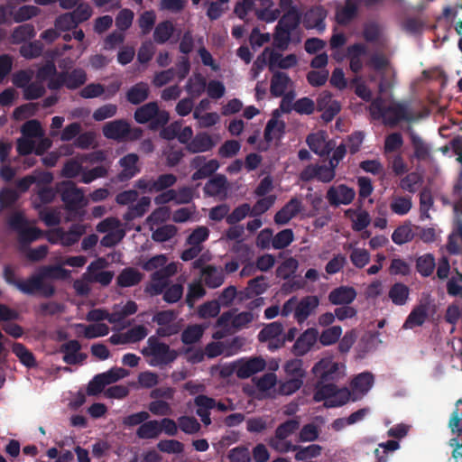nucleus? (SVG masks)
I'll use <instances>...</instances> for the list:
<instances>
[{
  "instance_id": "c9c22d12",
  "label": "nucleus",
  "mask_w": 462,
  "mask_h": 462,
  "mask_svg": "<svg viewBox=\"0 0 462 462\" xmlns=\"http://www.w3.org/2000/svg\"><path fill=\"white\" fill-rule=\"evenodd\" d=\"M300 13L297 7H291L279 20L277 25L291 32L295 30L300 23Z\"/></svg>"
},
{
  "instance_id": "c85d7f7f",
  "label": "nucleus",
  "mask_w": 462,
  "mask_h": 462,
  "mask_svg": "<svg viewBox=\"0 0 462 462\" xmlns=\"http://www.w3.org/2000/svg\"><path fill=\"white\" fill-rule=\"evenodd\" d=\"M143 274L133 267L125 268L116 277V284L126 288L137 285L143 280Z\"/></svg>"
},
{
  "instance_id": "20e7f679",
  "label": "nucleus",
  "mask_w": 462,
  "mask_h": 462,
  "mask_svg": "<svg viewBox=\"0 0 462 462\" xmlns=\"http://www.w3.org/2000/svg\"><path fill=\"white\" fill-rule=\"evenodd\" d=\"M134 118L138 124L149 123L151 130H158L168 124L170 115L166 110H160L157 102L152 101L139 106Z\"/></svg>"
},
{
  "instance_id": "f704fd0d",
  "label": "nucleus",
  "mask_w": 462,
  "mask_h": 462,
  "mask_svg": "<svg viewBox=\"0 0 462 462\" xmlns=\"http://www.w3.org/2000/svg\"><path fill=\"white\" fill-rule=\"evenodd\" d=\"M290 81L291 79L286 73L281 71L275 72L271 79V94L277 97L283 96Z\"/></svg>"
},
{
  "instance_id": "4468645a",
  "label": "nucleus",
  "mask_w": 462,
  "mask_h": 462,
  "mask_svg": "<svg viewBox=\"0 0 462 462\" xmlns=\"http://www.w3.org/2000/svg\"><path fill=\"white\" fill-rule=\"evenodd\" d=\"M265 360L261 356H254L249 359H241L237 362L236 374L238 378L246 379L254 374L264 370Z\"/></svg>"
},
{
  "instance_id": "423d86ee",
  "label": "nucleus",
  "mask_w": 462,
  "mask_h": 462,
  "mask_svg": "<svg viewBox=\"0 0 462 462\" xmlns=\"http://www.w3.org/2000/svg\"><path fill=\"white\" fill-rule=\"evenodd\" d=\"M177 181V177L172 173L160 175L156 180L143 177L135 181L134 187L143 192H160L169 189Z\"/></svg>"
},
{
  "instance_id": "37998d69",
  "label": "nucleus",
  "mask_w": 462,
  "mask_h": 462,
  "mask_svg": "<svg viewBox=\"0 0 462 462\" xmlns=\"http://www.w3.org/2000/svg\"><path fill=\"white\" fill-rule=\"evenodd\" d=\"M436 263L433 254H425L416 260V270L423 277H429L433 273Z\"/></svg>"
},
{
  "instance_id": "f8f14e48",
  "label": "nucleus",
  "mask_w": 462,
  "mask_h": 462,
  "mask_svg": "<svg viewBox=\"0 0 462 462\" xmlns=\"http://www.w3.org/2000/svg\"><path fill=\"white\" fill-rule=\"evenodd\" d=\"M356 196L354 189L347 187L345 184H340L337 187H330L328 191L326 198L332 207H338L339 205L350 204Z\"/></svg>"
},
{
  "instance_id": "ea45409f",
  "label": "nucleus",
  "mask_w": 462,
  "mask_h": 462,
  "mask_svg": "<svg viewBox=\"0 0 462 462\" xmlns=\"http://www.w3.org/2000/svg\"><path fill=\"white\" fill-rule=\"evenodd\" d=\"M38 273L42 280H65L69 276V271L60 265H46L39 269Z\"/></svg>"
},
{
  "instance_id": "e2e57ef3",
  "label": "nucleus",
  "mask_w": 462,
  "mask_h": 462,
  "mask_svg": "<svg viewBox=\"0 0 462 462\" xmlns=\"http://www.w3.org/2000/svg\"><path fill=\"white\" fill-rule=\"evenodd\" d=\"M342 335L340 326H332L323 330L319 336V342L322 346H331L337 342Z\"/></svg>"
},
{
  "instance_id": "4d7b16f0",
  "label": "nucleus",
  "mask_w": 462,
  "mask_h": 462,
  "mask_svg": "<svg viewBox=\"0 0 462 462\" xmlns=\"http://www.w3.org/2000/svg\"><path fill=\"white\" fill-rule=\"evenodd\" d=\"M177 232L178 228L174 225H164L152 232V239L158 243L167 242L174 237Z\"/></svg>"
},
{
  "instance_id": "a18cd8bd",
  "label": "nucleus",
  "mask_w": 462,
  "mask_h": 462,
  "mask_svg": "<svg viewBox=\"0 0 462 462\" xmlns=\"http://www.w3.org/2000/svg\"><path fill=\"white\" fill-rule=\"evenodd\" d=\"M65 86L69 89H77L87 81V74L82 69H74L71 72H65Z\"/></svg>"
},
{
  "instance_id": "cd10ccee",
  "label": "nucleus",
  "mask_w": 462,
  "mask_h": 462,
  "mask_svg": "<svg viewBox=\"0 0 462 462\" xmlns=\"http://www.w3.org/2000/svg\"><path fill=\"white\" fill-rule=\"evenodd\" d=\"M58 234L63 245L71 246L79 242L80 237L85 234L86 228L81 224H73L68 231L58 229Z\"/></svg>"
},
{
  "instance_id": "338daca9",
  "label": "nucleus",
  "mask_w": 462,
  "mask_h": 462,
  "mask_svg": "<svg viewBox=\"0 0 462 462\" xmlns=\"http://www.w3.org/2000/svg\"><path fill=\"white\" fill-rule=\"evenodd\" d=\"M251 206L248 203H243L228 214L226 223L231 226L236 225L247 216H251Z\"/></svg>"
},
{
  "instance_id": "a19ab883",
  "label": "nucleus",
  "mask_w": 462,
  "mask_h": 462,
  "mask_svg": "<svg viewBox=\"0 0 462 462\" xmlns=\"http://www.w3.org/2000/svg\"><path fill=\"white\" fill-rule=\"evenodd\" d=\"M294 451H296L294 457L297 461L308 462V459L320 456L322 447L318 444H311L307 447L295 445Z\"/></svg>"
},
{
  "instance_id": "e433bc0d",
  "label": "nucleus",
  "mask_w": 462,
  "mask_h": 462,
  "mask_svg": "<svg viewBox=\"0 0 462 462\" xmlns=\"http://www.w3.org/2000/svg\"><path fill=\"white\" fill-rule=\"evenodd\" d=\"M415 234L410 222L399 226L392 234V240L394 244L402 245L413 240Z\"/></svg>"
},
{
  "instance_id": "72a5a7b5",
  "label": "nucleus",
  "mask_w": 462,
  "mask_h": 462,
  "mask_svg": "<svg viewBox=\"0 0 462 462\" xmlns=\"http://www.w3.org/2000/svg\"><path fill=\"white\" fill-rule=\"evenodd\" d=\"M409 287L402 282H395L388 292L389 299L397 306L404 305L409 299Z\"/></svg>"
},
{
  "instance_id": "aec40b11",
  "label": "nucleus",
  "mask_w": 462,
  "mask_h": 462,
  "mask_svg": "<svg viewBox=\"0 0 462 462\" xmlns=\"http://www.w3.org/2000/svg\"><path fill=\"white\" fill-rule=\"evenodd\" d=\"M318 338V331L315 328L306 329L295 341L292 353L296 356L307 354L314 346Z\"/></svg>"
},
{
  "instance_id": "58836bf2",
  "label": "nucleus",
  "mask_w": 462,
  "mask_h": 462,
  "mask_svg": "<svg viewBox=\"0 0 462 462\" xmlns=\"http://www.w3.org/2000/svg\"><path fill=\"white\" fill-rule=\"evenodd\" d=\"M412 201L410 196L393 195L390 208L392 212L399 216H404L411 209Z\"/></svg>"
},
{
  "instance_id": "412c9836",
  "label": "nucleus",
  "mask_w": 462,
  "mask_h": 462,
  "mask_svg": "<svg viewBox=\"0 0 462 462\" xmlns=\"http://www.w3.org/2000/svg\"><path fill=\"white\" fill-rule=\"evenodd\" d=\"M217 144L212 136L208 133H198L190 142L186 145V149L190 153H199L211 151Z\"/></svg>"
},
{
  "instance_id": "603ef678",
  "label": "nucleus",
  "mask_w": 462,
  "mask_h": 462,
  "mask_svg": "<svg viewBox=\"0 0 462 462\" xmlns=\"http://www.w3.org/2000/svg\"><path fill=\"white\" fill-rule=\"evenodd\" d=\"M41 280L42 279L40 276V273H37L30 276L25 281H20V282L17 283V289L24 294L33 295L36 291H38V289L41 285Z\"/></svg>"
},
{
  "instance_id": "393cba45",
  "label": "nucleus",
  "mask_w": 462,
  "mask_h": 462,
  "mask_svg": "<svg viewBox=\"0 0 462 462\" xmlns=\"http://www.w3.org/2000/svg\"><path fill=\"white\" fill-rule=\"evenodd\" d=\"M103 263L104 260L102 259L91 263L88 267V276L87 279L91 282H98L102 286H107L113 280L114 273L112 271L96 272L103 267Z\"/></svg>"
},
{
  "instance_id": "5fc2aeb1",
  "label": "nucleus",
  "mask_w": 462,
  "mask_h": 462,
  "mask_svg": "<svg viewBox=\"0 0 462 462\" xmlns=\"http://www.w3.org/2000/svg\"><path fill=\"white\" fill-rule=\"evenodd\" d=\"M284 371L288 377L300 378L304 380L306 372L303 368V361L301 359H291L285 363Z\"/></svg>"
},
{
  "instance_id": "8fccbe9b",
  "label": "nucleus",
  "mask_w": 462,
  "mask_h": 462,
  "mask_svg": "<svg viewBox=\"0 0 462 462\" xmlns=\"http://www.w3.org/2000/svg\"><path fill=\"white\" fill-rule=\"evenodd\" d=\"M266 277L263 275L251 279L246 287L248 296H259L264 293L269 288V284L266 282Z\"/></svg>"
},
{
  "instance_id": "13d9d810",
  "label": "nucleus",
  "mask_w": 462,
  "mask_h": 462,
  "mask_svg": "<svg viewBox=\"0 0 462 462\" xmlns=\"http://www.w3.org/2000/svg\"><path fill=\"white\" fill-rule=\"evenodd\" d=\"M277 60H279L277 63L278 67L282 69H291L296 66L298 63V59L295 54L291 53L288 54L285 57H282V55L272 51L269 57L270 67L276 63Z\"/></svg>"
},
{
  "instance_id": "a878e982",
  "label": "nucleus",
  "mask_w": 462,
  "mask_h": 462,
  "mask_svg": "<svg viewBox=\"0 0 462 462\" xmlns=\"http://www.w3.org/2000/svg\"><path fill=\"white\" fill-rule=\"evenodd\" d=\"M150 95V88L146 82L141 81L132 86L126 92V100L132 105H140Z\"/></svg>"
},
{
  "instance_id": "2f4dec72",
  "label": "nucleus",
  "mask_w": 462,
  "mask_h": 462,
  "mask_svg": "<svg viewBox=\"0 0 462 462\" xmlns=\"http://www.w3.org/2000/svg\"><path fill=\"white\" fill-rule=\"evenodd\" d=\"M12 352L24 366L32 368L37 365L34 355L23 344L18 342L14 343Z\"/></svg>"
},
{
  "instance_id": "3c124183",
  "label": "nucleus",
  "mask_w": 462,
  "mask_h": 462,
  "mask_svg": "<svg viewBox=\"0 0 462 462\" xmlns=\"http://www.w3.org/2000/svg\"><path fill=\"white\" fill-rule=\"evenodd\" d=\"M300 428V420L297 418L287 420L280 424L275 430V437L280 439H286Z\"/></svg>"
},
{
  "instance_id": "c756f323",
  "label": "nucleus",
  "mask_w": 462,
  "mask_h": 462,
  "mask_svg": "<svg viewBox=\"0 0 462 462\" xmlns=\"http://www.w3.org/2000/svg\"><path fill=\"white\" fill-rule=\"evenodd\" d=\"M150 205L151 199L145 196L142 197L135 205L128 207L127 211L123 216V219L129 222L143 217L148 211Z\"/></svg>"
},
{
  "instance_id": "7ed1b4c3",
  "label": "nucleus",
  "mask_w": 462,
  "mask_h": 462,
  "mask_svg": "<svg viewBox=\"0 0 462 462\" xmlns=\"http://www.w3.org/2000/svg\"><path fill=\"white\" fill-rule=\"evenodd\" d=\"M141 352L144 356L151 357L150 365L160 367L171 365L179 356L176 350L171 349L168 344L161 342L156 336H151L147 339V346Z\"/></svg>"
},
{
  "instance_id": "052dcab7",
  "label": "nucleus",
  "mask_w": 462,
  "mask_h": 462,
  "mask_svg": "<svg viewBox=\"0 0 462 462\" xmlns=\"http://www.w3.org/2000/svg\"><path fill=\"white\" fill-rule=\"evenodd\" d=\"M284 128L285 124L283 122H279L274 118L270 119L264 129V140L267 143H271L276 137V133L278 134V137H281L284 133Z\"/></svg>"
},
{
  "instance_id": "473e14b6",
  "label": "nucleus",
  "mask_w": 462,
  "mask_h": 462,
  "mask_svg": "<svg viewBox=\"0 0 462 462\" xmlns=\"http://www.w3.org/2000/svg\"><path fill=\"white\" fill-rule=\"evenodd\" d=\"M162 433V427L156 420H145L136 430V436L142 439H156Z\"/></svg>"
},
{
  "instance_id": "6e6552de",
  "label": "nucleus",
  "mask_w": 462,
  "mask_h": 462,
  "mask_svg": "<svg viewBox=\"0 0 462 462\" xmlns=\"http://www.w3.org/2000/svg\"><path fill=\"white\" fill-rule=\"evenodd\" d=\"M316 109L322 112V120L328 123L340 112L341 105L337 100L333 99L330 92L324 91L317 98Z\"/></svg>"
},
{
  "instance_id": "dca6fc26",
  "label": "nucleus",
  "mask_w": 462,
  "mask_h": 462,
  "mask_svg": "<svg viewBox=\"0 0 462 462\" xmlns=\"http://www.w3.org/2000/svg\"><path fill=\"white\" fill-rule=\"evenodd\" d=\"M302 209V203L300 199L291 198L279 211L274 215V222L277 225L283 226L288 224L291 219L295 217Z\"/></svg>"
},
{
  "instance_id": "39448f33",
  "label": "nucleus",
  "mask_w": 462,
  "mask_h": 462,
  "mask_svg": "<svg viewBox=\"0 0 462 462\" xmlns=\"http://www.w3.org/2000/svg\"><path fill=\"white\" fill-rule=\"evenodd\" d=\"M7 225L10 229L17 232L19 242L24 245H29L40 239L42 236V231L36 227H29L28 221L23 213L16 211L13 213L7 219Z\"/></svg>"
},
{
  "instance_id": "de8ad7c7",
  "label": "nucleus",
  "mask_w": 462,
  "mask_h": 462,
  "mask_svg": "<svg viewBox=\"0 0 462 462\" xmlns=\"http://www.w3.org/2000/svg\"><path fill=\"white\" fill-rule=\"evenodd\" d=\"M422 181V177L418 172L412 171L400 180L399 187L402 190L413 194L417 191Z\"/></svg>"
},
{
  "instance_id": "6e6d98bb",
  "label": "nucleus",
  "mask_w": 462,
  "mask_h": 462,
  "mask_svg": "<svg viewBox=\"0 0 462 462\" xmlns=\"http://www.w3.org/2000/svg\"><path fill=\"white\" fill-rule=\"evenodd\" d=\"M356 214V219L353 220L352 228L354 231L360 232L366 228L371 222L370 215L367 211L364 210L356 213L354 209H347L346 216L351 217L352 215Z\"/></svg>"
},
{
  "instance_id": "f257e3e1",
  "label": "nucleus",
  "mask_w": 462,
  "mask_h": 462,
  "mask_svg": "<svg viewBox=\"0 0 462 462\" xmlns=\"http://www.w3.org/2000/svg\"><path fill=\"white\" fill-rule=\"evenodd\" d=\"M338 369V364L329 359H321L312 367V373L319 377L313 400L317 402L324 401L327 408L340 407L350 397L347 388L338 389L336 384L328 383L337 378Z\"/></svg>"
},
{
  "instance_id": "7c9ffc66",
  "label": "nucleus",
  "mask_w": 462,
  "mask_h": 462,
  "mask_svg": "<svg viewBox=\"0 0 462 462\" xmlns=\"http://www.w3.org/2000/svg\"><path fill=\"white\" fill-rule=\"evenodd\" d=\"M175 32V27L170 20L159 23L153 31V40L158 44L167 42Z\"/></svg>"
},
{
  "instance_id": "0eeeda50",
  "label": "nucleus",
  "mask_w": 462,
  "mask_h": 462,
  "mask_svg": "<svg viewBox=\"0 0 462 462\" xmlns=\"http://www.w3.org/2000/svg\"><path fill=\"white\" fill-rule=\"evenodd\" d=\"M177 273V265L171 263L151 275V283L146 287V291L151 295L156 296L163 292L168 285V279Z\"/></svg>"
},
{
  "instance_id": "49530a36",
  "label": "nucleus",
  "mask_w": 462,
  "mask_h": 462,
  "mask_svg": "<svg viewBox=\"0 0 462 462\" xmlns=\"http://www.w3.org/2000/svg\"><path fill=\"white\" fill-rule=\"evenodd\" d=\"M207 80L201 74H195L186 84V91L191 97H199L206 89Z\"/></svg>"
},
{
  "instance_id": "9d476101",
  "label": "nucleus",
  "mask_w": 462,
  "mask_h": 462,
  "mask_svg": "<svg viewBox=\"0 0 462 462\" xmlns=\"http://www.w3.org/2000/svg\"><path fill=\"white\" fill-rule=\"evenodd\" d=\"M448 428L455 437L449 439V446L453 448L452 457L455 459H458V457H462V418L457 411V409H455L451 413Z\"/></svg>"
},
{
  "instance_id": "6ab92c4d",
  "label": "nucleus",
  "mask_w": 462,
  "mask_h": 462,
  "mask_svg": "<svg viewBox=\"0 0 462 462\" xmlns=\"http://www.w3.org/2000/svg\"><path fill=\"white\" fill-rule=\"evenodd\" d=\"M327 134L324 131L310 134L306 138V143L310 149L316 154L325 156L333 150L330 141H327Z\"/></svg>"
},
{
  "instance_id": "c03bdc74",
  "label": "nucleus",
  "mask_w": 462,
  "mask_h": 462,
  "mask_svg": "<svg viewBox=\"0 0 462 462\" xmlns=\"http://www.w3.org/2000/svg\"><path fill=\"white\" fill-rule=\"evenodd\" d=\"M356 5L351 0H346L344 7L337 11L336 19L340 25H346L356 17Z\"/></svg>"
},
{
  "instance_id": "774afa93",
  "label": "nucleus",
  "mask_w": 462,
  "mask_h": 462,
  "mask_svg": "<svg viewBox=\"0 0 462 462\" xmlns=\"http://www.w3.org/2000/svg\"><path fill=\"white\" fill-rule=\"evenodd\" d=\"M276 196L275 195H269L267 197H263L260 199H258L253 208H251V216L252 217H259L265 213L269 208L273 207V205L275 203Z\"/></svg>"
},
{
  "instance_id": "a211bd4d",
  "label": "nucleus",
  "mask_w": 462,
  "mask_h": 462,
  "mask_svg": "<svg viewBox=\"0 0 462 462\" xmlns=\"http://www.w3.org/2000/svg\"><path fill=\"white\" fill-rule=\"evenodd\" d=\"M128 133L129 123L125 119L110 121L103 126L104 136L117 142L125 141Z\"/></svg>"
},
{
  "instance_id": "f03ea898",
  "label": "nucleus",
  "mask_w": 462,
  "mask_h": 462,
  "mask_svg": "<svg viewBox=\"0 0 462 462\" xmlns=\"http://www.w3.org/2000/svg\"><path fill=\"white\" fill-rule=\"evenodd\" d=\"M372 117L382 120L385 126L394 128L401 122H413L415 116L408 101L392 102L386 106L382 97L374 99L369 106Z\"/></svg>"
},
{
  "instance_id": "69168bd1",
  "label": "nucleus",
  "mask_w": 462,
  "mask_h": 462,
  "mask_svg": "<svg viewBox=\"0 0 462 462\" xmlns=\"http://www.w3.org/2000/svg\"><path fill=\"white\" fill-rule=\"evenodd\" d=\"M40 11V8L34 5H23L14 13L13 19L15 23H23L37 16Z\"/></svg>"
},
{
  "instance_id": "9b49d317",
  "label": "nucleus",
  "mask_w": 462,
  "mask_h": 462,
  "mask_svg": "<svg viewBox=\"0 0 462 462\" xmlns=\"http://www.w3.org/2000/svg\"><path fill=\"white\" fill-rule=\"evenodd\" d=\"M448 428L455 437L449 439V446L453 448L452 457L455 459H458V457H462V418L457 411V409H455L451 413Z\"/></svg>"
},
{
  "instance_id": "79ce46f5",
  "label": "nucleus",
  "mask_w": 462,
  "mask_h": 462,
  "mask_svg": "<svg viewBox=\"0 0 462 462\" xmlns=\"http://www.w3.org/2000/svg\"><path fill=\"white\" fill-rule=\"evenodd\" d=\"M374 384V375L369 372L357 374L352 381V389L361 393H366Z\"/></svg>"
},
{
  "instance_id": "f3484780",
  "label": "nucleus",
  "mask_w": 462,
  "mask_h": 462,
  "mask_svg": "<svg viewBox=\"0 0 462 462\" xmlns=\"http://www.w3.org/2000/svg\"><path fill=\"white\" fill-rule=\"evenodd\" d=\"M319 300L315 295H308L303 297L299 302L294 311V319L299 324L305 322L308 318L319 307Z\"/></svg>"
},
{
  "instance_id": "5701e85b",
  "label": "nucleus",
  "mask_w": 462,
  "mask_h": 462,
  "mask_svg": "<svg viewBox=\"0 0 462 462\" xmlns=\"http://www.w3.org/2000/svg\"><path fill=\"white\" fill-rule=\"evenodd\" d=\"M428 303H420L416 305L406 318L402 328L412 329L415 327L422 326L428 319Z\"/></svg>"
},
{
  "instance_id": "4be33fe9",
  "label": "nucleus",
  "mask_w": 462,
  "mask_h": 462,
  "mask_svg": "<svg viewBox=\"0 0 462 462\" xmlns=\"http://www.w3.org/2000/svg\"><path fill=\"white\" fill-rule=\"evenodd\" d=\"M356 298V291L350 286H339L333 289L328 296L333 305H349Z\"/></svg>"
},
{
  "instance_id": "2eb2a0df",
  "label": "nucleus",
  "mask_w": 462,
  "mask_h": 462,
  "mask_svg": "<svg viewBox=\"0 0 462 462\" xmlns=\"http://www.w3.org/2000/svg\"><path fill=\"white\" fill-rule=\"evenodd\" d=\"M138 162L139 156L136 153L132 152L123 156L118 161V164L122 168V171L117 174L118 180L124 182L136 176L141 171Z\"/></svg>"
},
{
  "instance_id": "0e129e2a",
  "label": "nucleus",
  "mask_w": 462,
  "mask_h": 462,
  "mask_svg": "<svg viewBox=\"0 0 462 462\" xmlns=\"http://www.w3.org/2000/svg\"><path fill=\"white\" fill-rule=\"evenodd\" d=\"M35 34L34 26L31 23H24L14 28L12 37L14 42H22L32 39Z\"/></svg>"
},
{
  "instance_id": "ddd939ff",
  "label": "nucleus",
  "mask_w": 462,
  "mask_h": 462,
  "mask_svg": "<svg viewBox=\"0 0 462 462\" xmlns=\"http://www.w3.org/2000/svg\"><path fill=\"white\" fill-rule=\"evenodd\" d=\"M64 188L60 193L61 200L69 211H75L80 208L84 195L81 189L76 187L72 181L63 183Z\"/></svg>"
},
{
  "instance_id": "bf43d9fd",
  "label": "nucleus",
  "mask_w": 462,
  "mask_h": 462,
  "mask_svg": "<svg viewBox=\"0 0 462 462\" xmlns=\"http://www.w3.org/2000/svg\"><path fill=\"white\" fill-rule=\"evenodd\" d=\"M283 326L281 322L274 321L266 325L258 334V339L261 342H266L270 338L282 336Z\"/></svg>"
},
{
  "instance_id": "864d4df0",
  "label": "nucleus",
  "mask_w": 462,
  "mask_h": 462,
  "mask_svg": "<svg viewBox=\"0 0 462 462\" xmlns=\"http://www.w3.org/2000/svg\"><path fill=\"white\" fill-rule=\"evenodd\" d=\"M204 328L200 325L188 326L181 333V341L185 345L198 342L203 336Z\"/></svg>"
},
{
  "instance_id": "bb28decb",
  "label": "nucleus",
  "mask_w": 462,
  "mask_h": 462,
  "mask_svg": "<svg viewBox=\"0 0 462 462\" xmlns=\"http://www.w3.org/2000/svg\"><path fill=\"white\" fill-rule=\"evenodd\" d=\"M227 190V180L225 175H217L211 178L204 186L203 191L206 195L210 197L221 196L224 197Z\"/></svg>"
},
{
  "instance_id": "680f3d73",
  "label": "nucleus",
  "mask_w": 462,
  "mask_h": 462,
  "mask_svg": "<svg viewBox=\"0 0 462 462\" xmlns=\"http://www.w3.org/2000/svg\"><path fill=\"white\" fill-rule=\"evenodd\" d=\"M294 239L293 231L290 228L278 232L272 240V245L274 249H283L289 246Z\"/></svg>"
},
{
  "instance_id": "b1692460",
  "label": "nucleus",
  "mask_w": 462,
  "mask_h": 462,
  "mask_svg": "<svg viewBox=\"0 0 462 462\" xmlns=\"http://www.w3.org/2000/svg\"><path fill=\"white\" fill-rule=\"evenodd\" d=\"M200 278L204 284L210 289L221 286L225 281L223 270L211 264L202 268Z\"/></svg>"
},
{
  "instance_id": "09e8293b",
  "label": "nucleus",
  "mask_w": 462,
  "mask_h": 462,
  "mask_svg": "<svg viewBox=\"0 0 462 462\" xmlns=\"http://www.w3.org/2000/svg\"><path fill=\"white\" fill-rule=\"evenodd\" d=\"M232 252L236 254V259L240 263H251V260L254 257V251L252 247L242 241H237L234 244Z\"/></svg>"
},
{
  "instance_id": "1a4fd4ad",
  "label": "nucleus",
  "mask_w": 462,
  "mask_h": 462,
  "mask_svg": "<svg viewBox=\"0 0 462 462\" xmlns=\"http://www.w3.org/2000/svg\"><path fill=\"white\" fill-rule=\"evenodd\" d=\"M189 166L191 169L196 170L191 175V180H199L206 179L215 173L219 168V162L216 159L207 161L205 156L197 155L190 161Z\"/></svg>"
},
{
  "instance_id": "4c0bfd02",
  "label": "nucleus",
  "mask_w": 462,
  "mask_h": 462,
  "mask_svg": "<svg viewBox=\"0 0 462 462\" xmlns=\"http://www.w3.org/2000/svg\"><path fill=\"white\" fill-rule=\"evenodd\" d=\"M410 139L414 150V157L419 161L428 160L430 155V151L429 145L423 139L414 132L410 134Z\"/></svg>"
}]
</instances>
